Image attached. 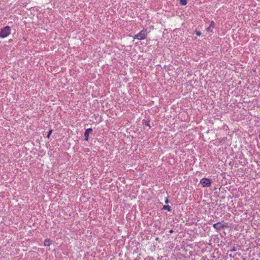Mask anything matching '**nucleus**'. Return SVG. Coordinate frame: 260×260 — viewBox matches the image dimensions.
Masks as SVG:
<instances>
[{"mask_svg":"<svg viewBox=\"0 0 260 260\" xmlns=\"http://www.w3.org/2000/svg\"><path fill=\"white\" fill-rule=\"evenodd\" d=\"M147 33L146 30H142L138 34L135 35L133 38L134 39L142 40L145 39L147 37Z\"/></svg>","mask_w":260,"mask_h":260,"instance_id":"2","label":"nucleus"},{"mask_svg":"<svg viewBox=\"0 0 260 260\" xmlns=\"http://www.w3.org/2000/svg\"><path fill=\"white\" fill-rule=\"evenodd\" d=\"M143 124H144L145 125L148 126L149 128L151 127V126L149 124V121L147 120H143Z\"/></svg>","mask_w":260,"mask_h":260,"instance_id":"10","label":"nucleus"},{"mask_svg":"<svg viewBox=\"0 0 260 260\" xmlns=\"http://www.w3.org/2000/svg\"><path fill=\"white\" fill-rule=\"evenodd\" d=\"M11 34V27L9 26H6L0 29V38H5Z\"/></svg>","mask_w":260,"mask_h":260,"instance_id":"1","label":"nucleus"},{"mask_svg":"<svg viewBox=\"0 0 260 260\" xmlns=\"http://www.w3.org/2000/svg\"><path fill=\"white\" fill-rule=\"evenodd\" d=\"M194 32L196 33V34L198 36H201V35H202V33L201 32H200V31H198L197 30H196Z\"/></svg>","mask_w":260,"mask_h":260,"instance_id":"12","label":"nucleus"},{"mask_svg":"<svg viewBox=\"0 0 260 260\" xmlns=\"http://www.w3.org/2000/svg\"><path fill=\"white\" fill-rule=\"evenodd\" d=\"M52 131H53V130H52V129H50V130L48 132V134H47V136H46V138H47L49 139V138H50V135H51V134H52Z\"/></svg>","mask_w":260,"mask_h":260,"instance_id":"11","label":"nucleus"},{"mask_svg":"<svg viewBox=\"0 0 260 260\" xmlns=\"http://www.w3.org/2000/svg\"><path fill=\"white\" fill-rule=\"evenodd\" d=\"M212 182L211 179L203 178L200 180V183L202 184L203 187H210Z\"/></svg>","mask_w":260,"mask_h":260,"instance_id":"3","label":"nucleus"},{"mask_svg":"<svg viewBox=\"0 0 260 260\" xmlns=\"http://www.w3.org/2000/svg\"><path fill=\"white\" fill-rule=\"evenodd\" d=\"M180 4L181 5L185 6L187 4V0H180Z\"/></svg>","mask_w":260,"mask_h":260,"instance_id":"9","label":"nucleus"},{"mask_svg":"<svg viewBox=\"0 0 260 260\" xmlns=\"http://www.w3.org/2000/svg\"><path fill=\"white\" fill-rule=\"evenodd\" d=\"M93 130L91 128H87L85 130L84 136V140L86 141H88L89 140V134L91 133L92 132Z\"/></svg>","mask_w":260,"mask_h":260,"instance_id":"4","label":"nucleus"},{"mask_svg":"<svg viewBox=\"0 0 260 260\" xmlns=\"http://www.w3.org/2000/svg\"><path fill=\"white\" fill-rule=\"evenodd\" d=\"M174 232V231L173 230H170L169 231V233H170V234H172Z\"/></svg>","mask_w":260,"mask_h":260,"instance_id":"15","label":"nucleus"},{"mask_svg":"<svg viewBox=\"0 0 260 260\" xmlns=\"http://www.w3.org/2000/svg\"><path fill=\"white\" fill-rule=\"evenodd\" d=\"M51 244V241L49 239H46L44 242V245L45 246H49Z\"/></svg>","mask_w":260,"mask_h":260,"instance_id":"7","label":"nucleus"},{"mask_svg":"<svg viewBox=\"0 0 260 260\" xmlns=\"http://www.w3.org/2000/svg\"><path fill=\"white\" fill-rule=\"evenodd\" d=\"M225 139H226V137H225V138H223L222 139V140H225Z\"/></svg>","mask_w":260,"mask_h":260,"instance_id":"16","label":"nucleus"},{"mask_svg":"<svg viewBox=\"0 0 260 260\" xmlns=\"http://www.w3.org/2000/svg\"><path fill=\"white\" fill-rule=\"evenodd\" d=\"M162 209L163 210H168V211H171V207L169 205H164L162 207Z\"/></svg>","mask_w":260,"mask_h":260,"instance_id":"8","label":"nucleus"},{"mask_svg":"<svg viewBox=\"0 0 260 260\" xmlns=\"http://www.w3.org/2000/svg\"><path fill=\"white\" fill-rule=\"evenodd\" d=\"M169 202V199H168V197H167L166 198V199H165V203L166 204H168Z\"/></svg>","mask_w":260,"mask_h":260,"instance_id":"13","label":"nucleus"},{"mask_svg":"<svg viewBox=\"0 0 260 260\" xmlns=\"http://www.w3.org/2000/svg\"><path fill=\"white\" fill-rule=\"evenodd\" d=\"M236 250V249L235 247H234L233 249H232L231 250V252H234V251H235Z\"/></svg>","mask_w":260,"mask_h":260,"instance_id":"14","label":"nucleus"},{"mask_svg":"<svg viewBox=\"0 0 260 260\" xmlns=\"http://www.w3.org/2000/svg\"><path fill=\"white\" fill-rule=\"evenodd\" d=\"M215 23L214 21H211L210 22V26L206 28V30L208 32H212L213 28L214 27Z\"/></svg>","mask_w":260,"mask_h":260,"instance_id":"6","label":"nucleus"},{"mask_svg":"<svg viewBox=\"0 0 260 260\" xmlns=\"http://www.w3.org/2000/svg\"><path fill=\"white\" fill-rule=\"evenodd\" d=\"M213 226L217 231H219L221 229H223L225 227V226L224 224H222L221 222H219L213 224Z\"/></svg>","mask_w":260,"mask_h":260,"instance_id":"5","label":"nucleus"}]
</instances>
